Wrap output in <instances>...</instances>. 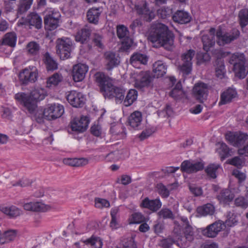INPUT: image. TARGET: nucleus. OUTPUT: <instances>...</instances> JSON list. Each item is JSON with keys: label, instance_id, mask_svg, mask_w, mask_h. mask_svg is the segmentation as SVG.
Masks as SVG:
<instances>
[{"label": "nucleus", "instance_id": "53", "mask_svg": "<svg viewBox=\"0 0 248 248\" xmlns=\"http://www.w3.org/2000/svg\"><path fill=\"white\" fill-rule=\"evenodd\" d=\"M103 36L101 34L98 33L93 34L92 42L94 45L99 48L103 49L104 47L103 42Z\"/></svg>", "mask_w": 248, "mask_h": 248}, {"label": "nucleus", "instance_id": "3", "mask_svg": "<svg viewBox=\"0 0 248 248\" xmlns=\"http://www.w3.org/2000/svg\"><path fill=\"white\" fill-rule=\"evenodd\" d=\"M180 219L182 222V225L178 221H173L174 228L173 233L179 240H182L184 236L185 238L189 242L192 241L194 237V228L190 223L188 218L185 217H181Z\"/></svg>", "mask_w": 248, "mask_h": 248}, {"label": "nucleus", "instance_id": "23", "mask_svg": "<svg viewBox=\"0 0 248 248\" xmlns=\"http://www.w3.org/2000/svg\"><path fill=\"white\" fill-rule=\"evenodd\" d=\"M17 36L14 32L6 33L0 41V51H1L3 46H7L14 47L16 45Z\"/></svg>", "mask_w": 248, "mask_h": 248}, {"label": "nucleus", "instance_id": "6", "mask_svg": "<svg viewBox=\"0 0 248 248\" xmlns=\"http://www.w3.org/2000/svg\"><path fill=\"white\" fill-rule=\"evenodd\" d=\"M19 81L22 85L35 82L38 78V71L36 67L32 66L22 70L18 75Z\"/></svg>", "mask_w": 248, "mask_h": 248}, {"label": "nucleus", "instance_id": "12", "mask_svg": "<svg viewBox=\"0 0 248 248\" xmlns=\"http://www.w3.org/2000/svg\"><path fill=\"white\" fill-rule=\"evenodd\" d=\"M64 113V108L59 104L48 105L45 108L46 120L48 121L57 119Z\"/></svg>", "mask_w": 248, "mask_h": 248}, {"label": "nucleus", "instance_id": "18", "mask_svg": "<svg viewBox=\"0 0 248 248\" xmlns=\"http://www.w3.org/2000/svg\"><path fill=\"white\" fill-rule=\"evenodd\" d=\"M124 89L113 85L109 90L107 91L104 96L109 99L115 98L117 103H121L124 98Z\"/></svg>", "mask_w": 248, "mask_h": 248}, {"label": "nucleus", "instance_id": "37", "mask_svg": "<svg viewBox=\"0 0 248 248\" xmlns=\"http://www.w3.org/2000/svg\"><path fill=\"white\" fill-rule=\"evenodd\" d=\"M245 61H240L235 63L233 67V71L236 77L239 78H244L247 75L245 66Z\"/></svg>", "mask_w": 248, "mask_h": 248}, {"label": "nucleus", "instance_id": "29", "mask_svg": "<svg viewBox=\"0 0 248 248\" xmlns=\"http://www.w3.org/2000/svg\"><path fill=\"white\" fill-rule=\"evenodd\" d=\"M236 96V91L233 89L229 88L221 93L219 104L224 105L230 103L233 98H235Z\"/></svg>", "mask_w": 248, "mask_h": 248}, {"label": "nucleus", "instance_id": "64", "mask_svg": "<svg viewBox=\"0 0 248 248\" xmlns=\"http://www.w3.org/2000/svg\"><path fill=\"white\" fill-rule=\"evenodd\" d=\"M220 149L221 150V158L224 159L231 155L230 149L228 146L224 143L221 144Z\"/></svg>", "mask_w": 248, "mask_h": 248}, {"label": "nucleus", "instance_id": "11", "mask_svg": "<svg viewBox=\"0 0 248 248\" xmlns=\"http://www.w3.org/2000/svg\"><path fill=\"white\" fill-rule=\"evenodd\" d=\"M238 30L234 31L232 33H223L221 29H218L216 32L217 43L220 46H224L236 39L239 36Z\"/></svg>", "mask_w": 248, "mask_h": 248}, {"label": "nucleus", "instance_id": "8", "mask_svg": "<svg viewBox=\"0 0 248 248\" xmlns=\"http://www.w3.org/2000/svg\"><path fill=\"white\" fill-rule=\"evenodd\" d=\"M117 35L122 40V48L125 51L128 50L133 43V39L129 36L128 29L124 25H119L117 27Z\"/></svg>", "mask_w": 248, "mask_h": 248}, {"label": "nucleus", "instance_id": "50", "mask_svg": "<svg viewBox=\"0 0 248 248\" xmlns=\"http://www.w3.org/2000/svg\"><path fill=\"white\" fill-rule=\"evenodd\" d=\"M238 223V220L236 219V216L234 213L229 211L227 213V219L226 220L224 224L225 227L227 226L229 227H233L236 225Z\"/></svg>", "mask_w": 248, "mask_h": 248}, {"label": "nucleus", "instance_id": "62", "mask_svg": "<svg viewBox=\"0 0 248 248\" xmlns=\"http://www.w3.org/2000/svg\"><path fill=\"white\" fill-rule=\"evenodd\" d=\"M244 60H245V59L243 56H242V55H240L239 53H237L232 55L229 60V63L232 64L233 67L235 63H237L240 61Z\"/></svg>", "mask_w": 248, "mask_h": 248}, {"label": "nucleus", "instance_id": "9", "mask_svg": "<svg viewBox=\"0 0 248 248\" xmlns=\"http://www.w3.org/2000/svg\"><path fill=\"white\" fill-rule=\"evenodd\" d=\"M226 139L232 146L239 147L248 140V134L241 132L227 133L225 135Z\"/></svg>", "mask_w": 248, "mask_h": 248}, {"label": "nucleus", "instance_id": "60", "mask_svg": "<svg viewBox=\"0 0 248 248\" xmlns=\"http://www.w3.org/2000/svg\"><path fill=\"white\" fill-rule=\"evenodd\" d=\"M153 229L154 232L156 234L159 235L163 233L165 229L164 224L160 221L157 220L154 225Z\"/></svg>", "mask_w": 248, "mask_h": 248}, {"label": "nucleus", "instance_id": "7", "mask_svg": "<svg viewBox=\"0 0 248 248\" xmlns=\"http://www.w3.org/2000/svg\"><path fill=\"white\" fill-rule=\"evenodd\" d=\"M204 162L200 159V160H185L183 161L181 165L182 171L187 173H193L202 170L204 167Z\"/></svg>", "mask_w": 248, "mask_h": 248}, {"label": "nucleus", "instance_id": "24", "mask_svg": "<svg viewBox=\"0 0 248 248\" xmlns=\"http://www.w3.org/2000/svg\"><path fill=\"white\" fill-rule=\"evenodd\" d=\"M89 123L88 118L86 116H82L80 120L73 122L71 124V129L73 131L83 132L87 129Z\"/></svg>", "mask_w": 248, "mask_h": 248}, {"label": "nucleus", "instance_id": "21", "mask_svg": "<svg viewBox=\"0 0 248 248\" xmlns=\"http://www.w3.org/2000/svg\"><path fill=\"white\" fill-rule=\"evenodd\" d=\"M140 206L147 208L153 212H155L161 207L162 202L159 198L150 200L149 198L146 197L142 201Z\"/></svg>", "mask_w": 248, "mask_h": 248}, {"label": "nucleus", "instance_id": "47", "mask_svg": "<svg viewBox=\"0 0 248 248\" xmlns=\"http://www.w3.org/2000/svg\"><path fill=\"white\" fill-rule=\"evenodd\" d=\"M120 248H137L134 237L124 238L120 244Z\"/></svg>", "mask_w": 248, "mask_h": 248}, {"label": "nucleus", "instance_id": "16", "mask_svg": "<svg viewBox=\"0 0 248 248\" xmlns=\"http://www.w3.org/2000/svg\"><path fill=\"white\" fill-rule=\"evenodd\" d=\"M88 71V66L86 64L78 63L75 64L72 69L73 79L75 82L83 80Z\"/></svg>", "mask_w": 248, "mask_h": 248}, {"label": "nucleus", "instance_id": "31", "mask_svg": "<svg viewBox=\"0 0 248 248\" xmlns=\"http://www.w3.org/2000/svg\"><path fill=\"white\" fill-rule=\"evenodd\" d=\"M234 193L230 189L226 188L221 190L217 196V199L221 202L227 203L232 201Z\"/></svg>", "mask_w": 248, "mask_h": 248}, {"label": "nucleus", "instance_id": "28", "mask_svg": "<svg viewBox=\"0 0 248 248\" xmlns=\"http://www.w3.org/2000/svg\"><path fill=\"white\" fill-rule=\"evenodd\" d=\"M16 230H8L4 231L0 236V245L9 243L16 239L17 235Z\"/></svg>", "mask_w": 248, "mask_h": 248}, {"label": "nucleus", "instance_id": "54", "mask_svg": "<svg viewBox=\"0 0 248 248\" xmlns=\"http://www.w3.org/2000/svg\"><path fill=\"white\" fill-rule=\"evenodd\" d=\"M228 163L238 169L241 168L245 164L244 160L239 156H235L228 160Z\"/></svg>", "mask_w": 248, "mask_h": 248}, {"label": "nucleus", "instance_id": "36", "mask_svg": "<svg viewBox=\"0 0 248 248\" xmlns=\"http://www.w3.org/2000/svg\"><path fill=\"white\" fill-rule=\"evenodd\" d=\"M148 59L146 55L135 53L131 56L130 62L133 66L135 67L138 63L146 64L147 63Z\"/></svg>", "mask_w": 248, "mask_h": 248}, {"label": "nucleus", "instance_id": "27", "mask_svg": "<svg viewBox=\"0 0 248 248\" xmlns=\"http://www.w3.org/2000/svg\"><path fill=\"white\" fill-rule=\"evenodd\" d=\"M23 208L25 210L33 212H46L48 207L41 202H30L24 203Z\"/></svg>", "mask_w": 248, "mask_h": 248}, {"label": "nucleus", "instance_id": "20", "mask_svg": "<svg viewBox=\"0 0 248 248\" xmlns=\"http://www.w3.org/2000/svg\"><path fill=\"white\" fill-rule=\"evenodd\" d=\"M104 58L106 62V69L111 70L118 66L120 63V58L115 52L108 51L105 53Z\"/></svg>", "mask_w": 248, "mask_h": 248}, {"label": "nucleus", "instance_id": "45", "mask_svg": "<svg viewBox=\"0 0 248 248\" xmlns=\"http://www.w3.org/2000/svg\"><path fill=\"white\" fill-rule=\"evenodd\" d=\"M202 41L203 44V48L206 52H208L215 43L213 36H210L208 35H202Z\"/></svg>", "mask_w": 248, "mask_h": 248}, {"label": "nucleus", "instance_id": "13", "mask_svg": "<svg viewBox=\"0 0 248 248\" xmlns=\"http://www.w3.org/2000/svg\"><path fill=\"white\" fill-rule=\"evenodd\" d=\"M68 102L74 107L81 108L85 103L86 97L80 92L72 91L66 96Z\"/></svg>", "mask_w": 248, "mask_h": 248}, {"label": "nucleus", "instance_id": "57", "mask_svg": "<svg viewBox=\"0 0 248 248\" xmlns=\"http://www.w3.org/2000/svg\"><path fill=\"white\" fill-rule=\"evenodd\" d=\"M158 193L163 198H166L169 196L170 191L162 183L156 185Z\"/></svg>", "mask_w": 248, "mask_h": 248}, {"label": "nucleus", "instance_id": "38", "mask_svg": "<svg viewBox=\"0 0 248 248\" xmlns=\"http://www.w3.org/2000/svg\"><path fill=\"white\" fill-rule=\"evenodd\" d=\"M91 32V30L89 28L87 27L82 28L76 36V41L79 42L81 44L86 43L90 38Z\"/></svg>", "mask_w": 248, "mask_h": 248}, {"label": "nucleus", "instance_id": "41", "mask_svg": "<svg viewBox=\"0 0 248 248\" xmlns=\"http://www.w3.org/2000/svg\"><path fill=\"white\" fill-rule=\"evenodd\" d=\"M33 0H19L17 5V14L22 15L30 9Z\"/></svg>", "mask_w": 248, "mask_h": 248}, {"label": "nucleus", "instance_id": "56", "mask_svg": "<svg viewBox=\"0 0 248 248\" xmlns=\"http://www.w3.org/2000/svg\"><path fill=\"white\" fill-rule=\"evenodd\" d=\"M158 16L163 19L170 17L172 13V9L169 7H162L157 11Z\"/></svg>", "mask_w": 248, "mask_h": 248}, {"label": "nucleus", "instance_id": "34", "mask_svg": "<svg viewBox=\"0 0 248 248\" xmlns=\"http://www.w3.org/2000/svg\"><path fill=\"white\" fill-rule=\"evenodd\" d=\"M167 70V65L161 61H158L153 64L155 76H156L157 78L163 77L166 73Z\"/></svg>", "mask_w": 248, "mask_h": 248}, {"label": "nucleus", "instance_id": "43", "mask_svg": "<svg viewBox=\"0 0 248 248\" xmlns=\"http://www.w3.org/2000/svg\"><path fill=\"white\" fill-rule=\"evenodd\" d=\"M197 212L200 216L212 215L215 212V207L212 204L207 203L197 208Z\"/></svg>", "mask_w": 248, "mask_h": 248}, {"label": "nucleus", "instance_id": "46", "mask_svg": "<svg viewBox=\"0 0 248 248\" xmlns=\"http://www.w3.org/2000/svg\"><path fill=\"white\" fill-rule=\"evenodd\" d=\"M26 49L29 54L35 56L39 54L40 46L37 42L31 41L27 44Z\"/></svg>", "mask_w": 248, "mask_h": 248}, {"label": "nucleus", "instance_id": "17", "mask_svg": "<svg viewBox=\"0 0 248 248\" xmlns=\"http://www.w3.org/2000/svg\"><path fill=\"white\" fill-rule=\"evenodd\" d=\"M208 92L207 85L203 83L196 84L193 89L195 98L201 103L203 102L204 100L206 99Z\"/></svg>", "mask_w": 248, "mask_h": 248}, {"label": "nucleus", "instance_id": "63", "mask_svg": "<svg viewBox=\"0 0 248 248\" xmlns=\"http://www.w3.org/2000/svg\"><path fill=\"white\" fill-rule=\"evenodd\" d=\"M35 119L38 123H42L44 122V120L46 119L45 114V108L44 110H37L34 115Z\"/></svg>", "mask_w": 248, "mask_h": 248}, {"label": "nucleus", "instance_id": "25", "mask_svg": "<svg viewBox=\"0 0 248 248\" xmlns=\"http://www.w3.org/2000/svg\"><path fill=\"white\" fill-rule=\"evenodd\" d=\"M174 22L181 24L189 23L191 19V17L187 12L183 10H177L172 16Z\"/></svg>", "mask_w": 248, "mask_h": 248}, {"label": "nucleus", "instance_id": "35", "mask_svg": "<svg viewBox=\"0 0 248 248\" xmlns=\"http://www.w3.org/2000/svg\"><path fill=\"white\" fill-rule=\"evenodd\" d=\"M62 80L63 77L62 74L60 73H55L47 78L46 87L49 88L55 87L62 82Z\"/></svg>", "mask_w": 248, "mask_h": 248}, {"label": "nucleus", "instance_id": "26", "mask_svg": "<svg viewBox=\"0 0 248 248\" xmlns=\"http://www.w3.org/2000/svg\"><path fill=\"white\" fill-rule=\"evenodd\" d=\"M43 62L48 71H53L58 68V64L48 52L43 55Z\"/></svg>", "mask_w": 248, "mask_h": 248}, {"label": "nucleus", "instance_id": "58", "mask_svg": "<svg viewBox=\"0 0 248 248\" xmlns=\"http://www.w3.org/2000/svg\"><path fill=\"white\" fill-rule=\"evenodd\" d=\"M234 202L236 206L242 209H246L248 207V201L244 197L239 196L236 198Z\"/></svg>", "mask_w": 248, "mask_h": 248}, {"label": "nucleus", "instance_id": "30", "mask_svg": "<svg viewBox=\"0 0 248 248\" xmlns=\"http://www.w3.org/2000/svg\"><path fill=\"white\" fill-rule=\"evenodd\" d=\"M0 211L8 216L10 218H15L18 217L22 212L21 210L14 205L11 206L0 205Z\"/></svg>", "mask_w": 248, "mask_h": 248}, {"label": "nucleus", "instance_id": "55", "mask_svg": "<svg viewBox=\"0 0 248 248\" xmlns=\"http://www.w3.org/2000/svg\"><path fill=\"white\" fill-rule=\"evenodd\" d=\"M197 64H201L210 61L211 57L210 55L206 52H199L197 54Z\"/></svg>", "mask_w": 248, "mask_h": 248}, {"label": "nucleus", "instance_id": "48", "mask_svg": "<svg viewBox=\"0 0 248 248\" xmlns=\"http://www.w3.org/2000/svg\"><path fill=\"white\" fill-rule=\"evenodd\" d=\"M94 78L96 83L100 88L101 86H103V83L104 82L108 83V80H109V77L101 72L96 73L94 75Z\"/></svg>", "mask_w": 248, "mask_h": 248}, {"label": "nucleus", "instance_id": "10", "mask_svg": "<svg viewBox=\"0 0 248 248\" xmlns=\"http://www.w3.org/2000/svg\"><path fill=\"white\" fill-rule=\"evenodd\" d=\"M61 15L56 12L49 11L44 18L45 28L46 30L53 31L59 26Z\"/></svg>", "mask_w": 248, "mask_h": 248}, {"label": "nucleus", "instance_id": "15", "mask_svg": "<svg viewBox=\"0 0 248 248\" xmlns=\"http://www.w3.org/2000/svg\"><path fill=\"white\" fill-rule=\"evenodd\" d=\"M153 78L150 72L141 71L139 74L138 78L136 80L135 87L140 89L148 87L152 84Z\"/></svg>", "mask_w": 248, "mask_h": 248}, {"label": "nucleus", "instance_id": "5", "mask_svg": "<svg viewBox=\"0 0 248 248\" xmlns=\"http://www.w3.org/2000/svg\"><path fill=\"white\" fill-rule=\"evenodd\" d=\"M195 55V51L189 49L181 55L182 63L178 66V69L183 76H187L191 74L192 69V60Z\"/></svg>", "mask_w": 248, "mask_h": 248}, {"label": "nucleus", "instance_id": "14", "mask_svg": "<svg viewBox=\"0 0 248 248\" xmlns=\"http://www.w3.org/2000/svg\"><path fill=\"white\" fill-rule=\"evenodd\" d=\"M224 227H225V224L223 222L220 220L216 221L203 229L202 233L208 237H215Z\"/></svg>", "mask_w": 248, "mask_h": 248}, {"label": "nucleus", "instance_id": "39", "mask_svg": "<svg viewBox=\"0 0 248 248\" xmlns=\"http://www.w3.org/2000/svg\"><path fill=\"white\" fill-rule=\"evenodd\" d=\"M138 92L135 89H130L127 93L123 101L125 107H129L137 100Z\"/></svg>", "mask_w": 248, "mask_h": 248}, {"label": "nucleus", "instance_id": "22", "mask_svg": "<svg viewBox=\"0 0 248 248\" xmlns=\"http://www.w3.org/2000/svg\"><path fill=\"white\" fill-rule=\"evenodd\" d=\"M137 13L141 15L143 19L147 22L151 21L155 17V14L154 12L150 10L147 7L146 3H144L142 6H136Z\"/></svg>", "mask_w": 248, "mask_h": 248}, {"label": "nucleus", "instance_id": "40", "mask_svg": "<svg viewBox=\"0 0 248 248\" xmlns=\"http://www.w3.org/2000/svg\"><path fill=\"white\" fill-rule=\"evenodd\" d=\"M63 162L65 165L74 167H80L86 165L88 163V160L83 158H67L63 160Z\"/></svg>", "mask_w": 248, "mask_h": 248}, {"label": "nucleus", "instance_id": "44", "mask_svg": "<svg viewBox=\"0 0 248 248\" xmlns=\"http://www.w3.org/2000/svg\"><path fill=\"white\" fill-rule=\"evenodd\" d=\"M170 95L175 100L180 99L184 97V91L180 82L176 84L175 87L170 93Z\"/></svg>", "mask_w": 248, "mask_h": 248}, {"label": "nucleus", "instance_id": "59", "mask_svg": "<svg viewBox=\"0 0 248 248\" xmlns=\"http://www.w3.org/2000/svg\"><path fill=\"white\" fill-rule=\"evenodd\" d=\"M145 217L140 212H135L132 215V222L134 224H139L145 222Z\"/></svg>", "mask_w": 248, "mask_h": 248}, {"label": "nucleus", "instance_id": "61", "mask_svg": "<svg viewBox=\"0 0 248 248\" xmlns=\"http://www.w3.org/2000/svg\"><path fill=\"white\" fill-rule=\"evenodd\" d=\"M110 205L108 201L101 198H96L95 199V206L98 208L102 207H108Z\"/></svg>", "mask_w": 248, "mask_h": 248}, {"label": "nucleus", "instance_id": "33", "mask_svg": "<svg viewBox=\"0 0 248 248\" xmlns=\"http://www.w3.org/2000/svg\"><path fill=\"white\" fill-rule=\"evenodd\" d=\"M27 20L31 26H34L37 29H40L42 27V20L41 16L36 13H31L27 18Z\"/></svg>", "mask_w": 248, "mask_h": 248}, {"label": "nucleus", "instance_id": "1", "mask_svg": "<svg viewBox=\"0 0 248 248\" xmlns=\"http://www.w3.org/2000/svg\"><path fill=\"white\" fill-rule=\"evenodd\" d=\"M148 39L153 43H156L158 45L156 47L162 46L169 51L174 47V34L164 24H153L151 28Z\"/></svg>", "mask_w": 248, "mask_h": 248}, {"label": "nucleus", "instance_id": "52", "mask_svg": "<svg viewBox=\"0 0 248 248\" xmlns=\"http://www.w3.org/2000/svg\"><path fill=\"white\" fill-rule=\"evenodd\" d=\"M238 17L242 27L248 24V9H243L239 13Z\"/></svg>", "mask_w": 248, "mask_h": 248}, {"label": "nucleus", "instance_id": "19", "mask_svg": "<svg viewBox=\"0 0 248 248\" xmlns=\"http://www.w3.org/2000/svg\"><path fill=\"white\" fill-rule=\"evenodd\" d=\"M142 117L140 111H135L132 113L128 118V125L134 130L141 129L143 125L142 124Z\"/></svg>", "mask_w": 248, "mask_h": 248}, {"label": "nucleus", "instance_id": "51", "mask_svg": "<svg viewBox=\"0 0 248 248\" xmlns=\"http://www.w3.org/2000/svg\"><path fill=\"white\" fill-rule=\"evenodd\" d=\"M219 167V165L211 164L206 168L205 171L209 177L215 179L217 177L216 173Z\"/></svg>", "mask_w": 248, "mask_h": 248}, {"label": "nucleus", "instance_id": "42", "mask_svg": "<svg viewBox=\"0 0 248 248\" xmlns=\"http://www.w3.org/2000/svg\"><path fill=\"white\" fill-rule=\"evenodd\" d=\"M157 215L159 218L165 219L174 220L175 218V214L171 210L167 207L162 208L157 213Z\"/></svg>", "mask_w": 248, "mask_h": 248}, {"label": "nucleus", "instance_id": "49", "mask_svg": "<svg viewBox=\"0 0 248 248\" xmlns=\"http://www.w3.org/2000/svg\"><path fill=\"white\" fill-rule=\"evenodd\" d=\"M84 242L87 245H90L92 248H102L103 243L99 237L92 236Z\"/></svg>", "mask_w": 248, "mask_h": 248}, {"label": "nucleus", "instance_id": "32", "mask_svg": "<svg viewBox=\"0 0 248 248\" xmlns=\"http://www.w3.org/2000/svg\"><path fill=\"white\" fill-rule=\"evenodd\" d=\"M101 13L100 8H92L90 9L87 13V17L90 23L97 24Z\"/></svg>", "mask_w": 248, "mask_h": 248}, {"label": "nucleus", "instance_id": "4", "mask_svg": "<svg viewBox=\"0 0 248 248\" xmlns=\"http://www.w3.org/2000/svg\"><path fill=\"white\" fill-rule=\"evenodd\" d=\"M56 53L62 60L67 59L70 57L71 53L74 49V43L69 38L63 37L57 39Z\"/></svg>", "mask_w": 248, "mask_h": 248}, {"label": "nucleus", "instance_id": "2", "mask_svg": "<svg viewBox=\"0 0 248 248\" xmlns=\"http://www.w3.org/2000/svg\"><path fill=\"white\" fill-rule=\"evenodd\" d=\"M46 95V91L42 88L35 89L29 95L24 93H18L15 95L16 100L23 104L30 113H33L37 108L36 101L43 100Z\"/></svg>", "mask_w": 248, "mask_h": 248}]
</instances>
